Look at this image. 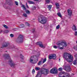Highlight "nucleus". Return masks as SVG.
<instances>
[{
	"label": "nucleus",
	"mask_w": 77,
	"mask_h": 77,
	"mask_svg": "<svg viewBox=\"0 0 77 77\" xmlns=\"http://www.w3.org/2000/svg\"><path fill=\"white\" fill-rule=\"evenodd\" d=\"M63 57L68 62L70 63L73 61L74 58L71 54L65 52L63 54Z\"/></svg>",
	"instance_id": "1"
},
{
	"label": "nucleus",
	"mask_w": 77,
	"mask_h": 77,
	"mask_svg": "<svg viewBox=\"0 0 77 77\" xmlns=\"http://www.w3.org/2000/svg\"><path fill=\"white\" fill-rule=\"evenodd\" d=\"M39 54H38V55L35 56H31L29 60L30 62L32 63H36L38 61V57H39Z\"/></svg>",
	"instance_id": "2"
},
{
	"label": "nucleus",
	"mask_w": 77,
	"mask_h": 77,
	"mask_svg": "<svg viewBox=\"0 0 77 77\" xmlns=\"http://www.w3.org/2000/svg\"><path fill=\"white\" fill-rule=\"evenodd\" d=\"M4 57H5V59H9L10 60V65L11 67L13 68L15 67V63H14L13 61L11 60V57H10L9 54H4Z\"/></svg>",
	"instance_id": "3"
},
{
	"label": "nucleus",
	"mask_w": 77,
	"mask_h": 77,
	"mask_svg": "<svg viewBox=\"0 0 77 77\" xmlns=\"http://www.w3.org/2000/svg\"><path fill=\"white\" fill-rule=\"evenodd\" d=\"M38 21L42 24H45L47 22V20L45 18L43 17L42 15H41L39 17Z\"/></svg>",
	"instance_id": "4"
},
{
	"label": "nucleus",
	"mask_w": 77,
	"mask_h": 77,
	"mask_svg": "<svg viewBox=\"0 0 77 77\" xmlns=\"http://www.w3.org/2000/svg\"><path fill=\"white\" fill-rule=\"evenodd\" d=\"M17 41L19 42H23L24 39H23V35H20L17 39Z\"/></svg>",
	"instance_id": "5"
},
{
	"label": "nucleus",
	"mask_w": 77,
	"mask_h": 77,
	"mask_svg": "<svg viewBox=\"0 0 77 77\" xmlns=\"http://www.w3.org/2000/svg\"><path fill=\"white\" fill-rule=\"evenodd\" d=\"M51 74H57V70H56V69L53 68L50 71Z\"/></svg>",
	"instance_id": "6"
},
{
	"label": "nucleus",
	"mask_w": 77,
	"mask_h": 77,
	"mask_svg": "<svg viewBox=\"0 0 77 77\" xmlns=\"http://www.w3.org/2000/svg\"><path fill=\"white\" fill-rule=\"evenodd\" d=\"M48 73V70L45 69H43V71L42 72V74H44L45 75L47 74Z\"/></svg>",
	"instance_id": "7"
},
{
	"label": "nucleus",
	"mask_w": 77,
	"mask_h": 77,
	"mask_svg": "<svg viewBox=\"0 0 77 77\" xmlns=\"http://www.w3.org/2000/svg\"><path fill=\"white\" fill-rule=\"evenodd\" d=\"M9 44L8 42H5L4 43V44L2 45L1 48H4L5 47H7L9 45Z\"/></svg>",
	"instance_id": "8"
},
{
	"label": "nucleus",
	"mask_w": 77,
	"mask_h": 77,
	"mask_svg": "<svg viewBox=\"0 0 77 77\" xmlns=\"http://www.w3.org/2000/svg\"><path fill=\"white\" fill-rule=\"evenodd\" d=\"M37 45H38L41 48H45V46H44L42 44V42H37Z\"/></svg>",
	"instance_id": "9"
},
{
	"label": "nucleus",
	"mask_w": 77,
	"mask_h": 77,
	"mask_svg": "<svg viewBox=\"0 0 77 77\" xmlns=\"http://www.w3.org/2000/svg\"><path fill=\"white\" fill-rule=\"evenodd\" d=\"M67 12L68 13V15L69 17H71L72 15V11L71 9H68L67 10Z\"/></svg>",
	"instance_id": "10"
},
{
	"label": "nucleus",
	"mask_w": 77,
	"mask_h": 77,
	"mask_svg": "<svg viewBox=\"0 0 77 77\" xmlns=\"http://www.w3.org/2000/svg\"><path fill=\"white\" fill-rule=\"evenodd\" d=\"M65 42V40H63L61 41V43H57V45H63V44Z\"/></svg>",
	"instance_id": "11"
},
{
	"label": "nucleus",
	"mask_w": 77,
	"mask_h": 77,
	"mask_svg": "<svg viewBox=\"0 0 77 77\" xmlns=\"http://www.w3.org/2000/svg\"><path fill=\"white\" fill-rule=\"evenodd\" d=\"M72 29L74 31H76L77 30V28H76V26L74 24L72 26Z\"/></svg>",
	"instance_id": "12"
},
{
	"label": "nucleus",
	"mask_w": 77,
	"mask_h": 77,
	"mask_svg": "<svg viewBox=\"0 0 77 77\" xmlns=\"http://www.w3.org/2000/svg\"><path fill=\"white\" fill-rule=\"evenodd\" d=\"M41 75L40 74V72H38L36 77H41Z\"/></svg>",
	"instance_id": "13"
},
{
	"label": "nucleus",
	"mask_w": 77,
	"mask_h": 77,
	"mask_svg": "<svg viewBox=\"0 0 77 77\" xmlns=\"http://www.w3.org/2000/svg\"><path fill=\"white\" fill-rule=\"evenodd\" d=\"M28 2L29 4H35V2L32 1H28Z\"/></svg>",
	"instance_id": "14"
},
{
	"label": "nucleus",
	"mask_w": 77,
	"mask_h": 77,
	"mask_svg": "<svg viewBox=\"0 0 77 77\" xmlns=\"http://www.w3.org/2000/svg\"><path fill=\"white\" fill-rule=\"evenodd\" d=\"M52 57L53 59H55L56 58V54H52Z\"/></svg>",
	"instance_id": "15"
},
{
	"label": "nucleus",
	"mask_w": 77,
	"mask_h": 77,
	"mask_svg": "<svg viewBox=\"0 0 77 77\" xmlns=\"http://www.w3.org/2000/svg\"><path fill=\"white\" fill-rule=\"evenodd\" d=\"M51 5H48L47 7L48 8L49 10H50V9H51Z\"/></svg>",
	"instance_id": "16"
},
{
	"label": "nucleus",
	"mask_w": 77,
	"mask_h": 77,
	"mask_svg": "<svg viewBox=\"0 0 77 77\" xmlns=\"http://www.w3.org/2000/svg\"><path fill=\"white\" fill-rule=\"evenodd\" d=\"M63 47H66L67 46V44L65 42L63 43Z\"/></svg>",
	"instance_id": "17"
},
{
	"label": "nucleus",
	"mask_w": 77,
	"mask_h": 77,
	"mask_svg": "<svg viewBox=\"0 0 77 77\" xmlns=\"http://www.w3.org/2000/svg\"><path fill=\"white\" fill-rule=\"evenodd\" d=\"M77 60H75L73 62V64L74 65H77Z\"/></svg>",
	"instance_id": "18"
},
{
	"label": "nucleus",
	"mask_w": 77,
	"mask_h": 77,
	"mask_svg": "<svg viewBox=\"0 0 77 77\" xmlns=\"http://www.w3.org/2000/svg\"><path fill=\"white\" fill-rule=\"evenodd\" d=\"M57 15L58 16L60 17V18H62V15L60 13H58L57 14Z\"/></svg>",
	"instance_id": "19"
},
{
	"label": "nucleus",
	"mask_w": 77,
	"mask_h": 77,
	"mask_svg": "<svg viewBox=\"0 0 77 77\" xmlns=\"http://www.w3.org/2000/svg\"><path fill=\"white\" fill-rule=\"evenodd\" d=\"M25 11L26 14H30V12L29 10H26Z\"/></svg>",
	"instance_id": "20"
},
{
	"label": "nucleus",
	"mask_w": 77,
	"mask_h": 77,
	"mask_svg": "<svg viewBox=\"0 0 77 77\" xmlns=\"http://www.w3.org/2000/svg\"><path fill=\"white\" fill-rule=\"evenodd\" d=\"M21 7H22L23 8V10H26V8L25 7V6L24 5H22L21 6Z\"/></svg>",
	"instance_id": "21"
},
{
	"label": "nucleus",
	"mask_w": 77,
	"mask_h": 77,
	"mask_svg": "<svg viewBox=\"0 0 77 77\" xmlns=\"http://www.w3.org/2000/svg\"><path fill=\"white\" fill-rule=\"evenodd\" d=\"M24 26H25L23 24H22V25H20L19 27L20 28H23V27H24Z\"/></svg>",
	"instance_id": "22"
},
{
	"label": "nucleus",
	"mask_w": 77,
	"mask_h": 77,
	"mask_svg": "<svg viewBox=\"0 0 77 77\" xmlns=\"http://www.w3.org/2000/svg\"><path fill=\"white\" fill-rule=\"evenodd\" d=\"M65 73V72H60L59 74V76H60V75H62V74H64Z\"/></svg>",
	"instance_id": "23"
},
{
	"label": "nucleus",
	"mask_w": 77,
	"mask_h": 77,
	"mask_svg": "<svg viewBox=\"0 0 77 77\" xmlns=\"http://www.w3.org/2000/svg\"><path fill=\"white\" fill-rule=\"evenodd\" d=\"M20 56L21 59L22 60H23V59H24V57L23 56V55L22 54H20Z\"/></svg>",
	"instance_id": "24"
},
{
	"label": "nucleus",
	"mask_w": 77,
	"mask_h": 77,
	"mask_svg": "<svg viewBox=\"0 0 77 77\" xmlns=\"http://www.w3.org/2000/svg\"><path fill=\"white\" fill-rule=\"evenodd\" d=\"M14 48V46L12 45V46H9V48Z\"/></svg>",
	"instance_id": "25"
},
{
	"label": "nucleus",
	"mask_w": 77,
	"mask_h": 77,
	"mask_svg": "<svg viewBox=\"0 0 77 77\" xmlns=\"http://www.w3.org/2000/svg\"><path fill=\"white\" fill-rule=\"evenodd\" d=\"M42 61H39L38 63V65H41L42 64Z\"/></svg>",
	"instance_id": "26"
},
{
	"label": "nucleus",
	"mask_w": 77,
	"mask_h": 77,
	"mask_svg": "<svg viewBox=\"0 0 77 77\" xmlns=\"http://www.w3.org/2000/svg\"><path fill=\"white\" fill-rule=\"evenodd\" d=\"M3 27H5V29H8V26H6V25H3Z\"/></svg>",
	"instance_id": "27"
},
{
	"label": "nucleus",
	"mask_w": 77,
	"mask_h": 77,
	"mask_svg": "<svg viewBox=\"0 0 77 77\" xmlns=\"http://www.w3.org/2000/svg\"><path fill=\"white\" fill-rule=\"evenodd\" d=\"M47 61V59L46 58H45L44 60H43V61L42 62V63H45V62Z\"/></svg>",
	"instance_id": "28"
},
{
	"label": "nucleus",
	"mask_w": 77,
	"mask_h": 77,
	"mask_svg": "<svg viewBox=\"0 0 77 77\" xmlns=\"http://www.w3.org/2000/svg\"><path fill=\"white\" fill-rule=\"evenodd\" d=\"M73 48L75 50H76L77 51V45L74 46L73 47Z\"/></svg>",
	"instance_id": "29"
},
{
	"label": "nucleus",
	"mask_w": 77,
	"mask_h": 77,
	"mask_svg": "<svg viewBox=\"0 0 77 77\" xmlns=\"http://www.w3.org/2000/svg\"><path fill=\"white\" fill-rule=\"evenodd\" d=\"M23 15L24 16V17H27V14H26L24 13L23 14Z\"/></svg>",
	"instance_id": "30"
},
{
	"label": "nucleus",
	"mask_w": 77,
	"mask_h": 77,
	"mask_svg": "<svg viewBox=\"0 0 77 77\" xmlns=\"http://www.w3.org/2000/svg\"><path fill=\"white\" fill-rule=\"evenodd\" d=\"M50 2V0H46V3H49Z\"/></svg>",
	"instance_id": "31"
},
{
	"label": "nucleus",
	"mask_w": 77,
	"mask_h": 77,
	"mask_svg": "<svg viewBox=\"0 0 77 77\" xmlns=\"http://www.w3.org/2000/svg\"><path fill=\"white\" fill-rule=\"evenodd\" d=\"M58 48L59 49H60V50H63V48L60 46H58Z\"/></svg>",
	"instance_id": "32"
},
{
	"label": "nucleus",
	"mask_w": 77,
	"mask_h": 77,
	"mask_svg": "<svg viewBox=\"0 0 77 77\" xmlns=\"http://www.w3.org/2000/svg\"><path fill=\"white\" fill-rule=\"evenodd\" d=\"M49 59H53V57H52V55H51V56H50L49 57Z\"/></svg>",
	"instance_id": "33"
},
{
	"label": "nucleus",
	"mask_w": 77,
	"mask_h": 77,
	"mask_svg": "<svg viewBox=\"0 0 77 77\" xmlns=\"http://www.w3.org/2000/svg\"><path fill=\"white\" fill-rule=\"evenodd\" d=\"M32 72L33 74H35V69H32Z\"/></svg>",
	"instance_id": "34"
},
{
	"label": "nucleus",
	"mask_w": 77,
	"mask_h": 77,
	"mask_svg": "<svg viewBox=\"0 0 77 77\" xmlns=\"http://www.w3.org/2000/svg\"><path fill=\"white\" fill-rule=\"evenodd\" d=\"M35 69L36 70V71H38L39 70V69H40V68L38 67H36L35 68Z\"/></svg>",
	"instance_id": "35"
},
{
	"label": "nucleus",
	"mask_w": 77,
	"mask_h": 77,
	"mask_svg": "<svg viewBox=\"0 0 77 77\" xmlns=\"http://www.w3.org/2000/svg\"><path fill=\"white\" fill-rule=\"evenodd\" d=\"M58 70L59 71H62V68L61 67L59 68Z\"/></svg>",
	"instance_id": "36"
},
{
	"label": "nucleus",
	"mask_w": 77,
	"mask_h": 77,
	"mask_svg": "<svg viewBox=\"0 0 77 77\" xmlns=\"http://www.w3.org/2000/svg\"><path fill=\"white\" fill-rule=\"evenodd\" d=\"M25 24H26V26H30V24H29L27 22H26L25 23Z\"/></svg>",
	"instance_id": "37"
},
{
	"label": "nucleus",
	"mask_w": 77,
	"mask_h": 77,
	"mask_svg": "<svg viewBox=\"0 0 77 77\" xmlns=\"http://www.w3.org/2000/svg\"><path fill=\"white\" fill-rule=\"evenodd\" d=\"M60 28V26L58 25L57 26L56 29H59Z\"/></svg>",
	"instance_id": "38"
},
{
	"label": "nucleus",
	"mask_w": 77,
	"mask_h": 77,
	"mask_svg": "<svg viewBox=\"0 0 77 77\" xmlns=\"http://www.w3.org/2000/svg\"><path fill=\"white\" fill-rule=\"evenodd\" d=\"M15 5H17V6L18 5V2H17V1H15Z\"/></svg>",
	"instance_id": "39"
},
{
	"label": "nucleus",
	"mask_w": 77,
	"mask_h": 77,
	"mask_svg": "<svg viewBox=\"0 0 77 77\" xmlns=\"http://www.w3.org/2000/svg\"><path fill=\"white\" fill-rule=\"evenodd\" d=\"M55 5L57 7L59 6V3H56Z\"/></svg>",
	"instance_id": "40"
},
{
	"label": "nucleus",
	"mask_w": 77,
	"mask_h": 77,
	"mask_svg": "<svg viewBox=\"0 0 77 77\" xmlns=\"http://www.w3.org/2000/svg\"><path fill=\"white\" fill-rule=\"evenodd\" d=\"M75 59H76V60H77V54H76L75 55Z\"/></svg>",
	"instance_id": "41"
},
{
	"label": "nucleus",
	"mask_w": 77,
	"mask_h": 77,
	"mask_svg": "<svg viewBox=\"0 0 77 77\" xmlns=\"http://www.w3.org/2000/svg\"><path fill=\"white\" fill-rule=\"evenodd\" d=\"M10 36L11 37V38H13V37H14V34H11L10 35Z\"/></svg>",
	"instance_id": "42"
},
{
	"label": "nucleus",
	"mask_w": 77,
	"mask_h": 77,
	"mask_svg": "<svg viewBox=\"0 0 77 77\" xmlns=\"http://www.w3.org/2000/svg\"><path fill=\"white\" fill-rule=\"evenodd\" d=\"M53 47L54 48H56V49L57 48H58V47H57V46H54Z\"/></svg>",
	"instance_id": "43"
},
{
	"label": "nucleus",
	"mask_w": 77,
	"mask_h": 77,
	"mask_svg": "<svg viewBox=\"0 0 77 77\" xmlns=\"http://www.w3.org/2000/svg\"><path fill=\"white\" fill-rule=\"evenodd\" d=\"M74 35L75 36H77V31H75V32Z\"/></svg>",
	"instance_id": "44"
},
{
	"label": "nucleus",
	"mask_w": 77,
	"mask_h": 77,
	"mask_svg": "<svg viewBox=\"0 0 77 77\" xmlns=\"http://www.w3.org/2000/svg\"><path fill=\"white\" fill-rule=\"evenodd\" d=\"M35 29H34L32 30V33H33V32H35Z\"/></svg>",
	"instance_id": "45"
},
{
	"label": "nucleus",
	"mask_w": 77,
	"mask_h": 77,
	"mask_svg": "<svg viewBox=\"0 0 77 77\" xmlns=\"http://www.w3.org/2000/svg\"><path fill=\"white\" fill-rule=\"evenodd\" d=\"M5 33H8V32H9V31H8V30H6L5 31Z\"/></svg>",
	"instance_id": "46"
},
{
	"label": "nucleus",
	"mask_w": 77,
	"mask_h": 77,
	"mask_svg": "<svg viewBox=\"0 0 77 77\" xmlns=\"http://www.w3.org/2000/svg\"><path fill=\"white\" fill-rule=\"evenodd\" d=\"M32 9H36V7L35 6L33 7Z\"/></svg>",
	"instance_id": "47"
},
{
	"label": "nucleus",
	"mask_w": 77,
	"mask_h": 77,
	"mask_svg": "<svg viewBox=\"0 0 77 77\" xmlns=\"http://www.w3.org/2000/svg\"><path fill=\"white\" fill-rule=\"evenodd\" d=\"M59 77H69L68 76H66L65 77V76H59Z\"/></svg>",
	"instance_id": "48"
},
{
	"label": "nucleus",
	"mask_w": 77,
	"mask_h": 77,
	"mask_svg": "<svg viewBox=\"0 0 77 77\" xmlns=\"http://www.w3.org/2000/svg\"><path fill=\"white\" fill-rule=\"evenodd\" d=\"M17 30V29H16V28H14V30L15 31V30Z\"/></svg>",
	"instance_id": "49"
},
{
	"label": "nucleus",
	"mask_w": 77,
	"mask_h": 77,
	"mask_svg": "<svg viewBox=\"0 0 77 77\" xmlns=\"http://www.w3.org/2000/svg\"><path fill=\"white\" fill-rule=\"evenodd\" d=\"M26 7L27 8H29V6L27 5V4L26 3Z\"/></svg>",
	"instance_id": "50"
},
{
	"label": "nucleus",
	"mask_w": 77,
	"mask_h": 77,
	"mask_svg": "<svg viewBox=\"0 0 77 77\" xmlns=\"http://www.w3.org/2000/svg\"><path fill=\"white\" fill-rule=\"evenodd\" d=\"M56 8H57V9H59V7H58V6Z\"/></svg>",
	"instance_id": "51"
},
{
	"label": "nucleus",
	"mask_w": 77,
	"mask_h": 77,
	"mask_svg": "<svg viewBox=\"0 0 77 77\" xmlns=\"http://www.w3.org/2000/svg\"><path fill=\"white\" fill-rule=\"evenodd\" d=\"M34 1H38L39 0H33Z\"/></svg>",
	"instance_id": "52"
},
{
	"label": "nucleus",
	"mask_w": 77,
	"mask_h": 77,
	"mask_svg": "<svg viewBox=\"0 0 77 77\" xmlns=\"http://www.w3.org/2000/svg\"><path fill=\"white\" fill-rule=\"evenodd\" d=\"M59 61H60V58H59Z\"/></svg>",
	"instance_id": "53"
},
{
	"label": "nucleus",
	"mask_w": 77,
	"mask_h": 77,
	"mask_svg": "<svg viewBox=\"0 0 77 77\" xmlns=\"http://www.w3.org/2000/svg\"><path fill=\"white\" fill-rule=\"evenodd\" d=\"M69 69H70V67H69Z\"/></svg>",
	"instance_id": "54"
}]
</instances>
